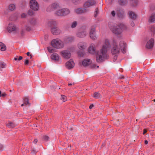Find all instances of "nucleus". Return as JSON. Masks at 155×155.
<instances>
[{
	"label": "nucleus",
	"instance_id": "39",
	"mask_svg": "<svg viewBox=\"0 0 155 155\" xmlns=\"http://www.w3.org/2000/svg\"><path fill=\"white\" fill-rule=\"evenodd\" d=\"M99 13V11H98V8H97L95 10V11L94 12V17H97V16L98 14Z\"/></svg>",
	"mask_w": 155,
	"mask_h": 155
},
{
	"label": "nucleus",
	"instance_id": "64",
	"mask_svg": "<svg viewBox=\"0 0 155 155\" xmlns=\"http://www.w3.org/2000/svg\"><path fill=\"white\" fill-rule=\"evenodd\" d=\"M24 105H25V104H24H24H21V106H23Z\"/></svg>",
	"mask_w": 155,
	"mask_h": 155
},
{
	"label": "nucleus",
	"instance_id": "48",
	"mask_svg": "<svg viewBox=\"0 0 155 155\" xmlns=\"http://www.w3.org/2000/svg\"><path fill=\"white\" fill-rule=\"evenodd\" d=\"M21 17L22 18H25L26 17V15L24 13H23L21 15Z\"/></svg>",
	"mask_w": 155,
	"mask_h": 155
},
{
	"label": "nucleus",
	"instance_id": "45",
	"mask_svg": "<svg viewBox=\"0 0 155 155\" xmlns=\"http://www.w3.org/2000/svg\"><path fill=\"white\" fill-rule=\"evenodd\" d=\"M43 138L44 140L46 141H47L49 140V137L48 136L45 135L43 136Z\"/></svg>",
	"mask_w": 155,
	"mask_h": 155
},
{
	"label": "nucleus",
	"instance_id": "25",
	"mask_svg": "<svg viewBox=\"0 0 155 155\" xmlns=\"http://www.w3.org/2000/svg\"><path fill=\"white\" fill-rule=\"evenodd\" d=\"M54 10L60 7V5L57 2H55L51 4Z\"/></svg>",
	"mask_w": 155,
	"mask_h": 155
},
{
	"label": "nucleus",
	"instance_id": "54",
	"mask_svg": "<svg viewBox=\"0 0 155 155\" xmlns=\"http://www.w3.org/2000/svg\"><path fill=\"white\" fill-rule=\"evenodd\" d=\"M131 26H134V25H135L134 23L133 22H132L131 23Z\"/></svg>",
	"mask_w": 155,
	"mask_h": 155
},
{
	"label": "nucleus",
	"instance_id": "6",
	"mask_svg": "<svg viewBox=\"0 0 155 155\" xmlns=\"http://www.w3.org/2000/svg\"><path fill=\"white\" fill-rule=\"evenodd\" d=\"M29 5L30 8L34 11H37L39 9V5L36 0H30L29 2Z\"/></svg>",
	"mask_w": 155,
	"mask_h": 155
},
{
	"label": "nucleus",
	"instance_id": "1",
	"mask_svg": "<svg viewBox=\"0 0 155 155\" xmlns=\"http://www.w3.org/2000/svg\"><path fill=\"white\" fill-rule=\"evenodd\" d=\"M110 47L111 44L109 40L106 39L101 48L97 53L96 58L97 62H102L109 58L107 51L110 49Z\"/></svg>",
	"mask_w": 155,
	"mask_h": 155
},
{
	"label": "nucleus",
	"instance_id": "5",
	"mask_svg": "<svg viewBox=\"0 0 155 155\" xmlns=\"http://www.w3.org/2000/svg\"><path fill=\"white\" fill-rule=\"evenodd\" d=\"M52 46L56 48H61L64 46L63 42L59 39L53 40L51 41Z\"/></svg>",
	"mask_w": 155,
	"mask_h": 155
},
{
	"label": "nucleus",
	"instance_id": "59",
	"mask_svg": "<svg viewBox=\"0 0 155 155\" xmlns=\"http://www.w3.org/2000/svg\"><path fill=\"white\" fill-rule=\"evenodd\" d=\"M30 52H28L27 53H26V54L27 55V56H30Z\"/></svg>",
	"mask_w": 155,
	"mask_h": 155
},
{
	"label": "nucleus",
	"instance_id": "23",
	"mask_svg": "<svg viewBox=\"0 0 155 155\" xmlns=\"http://www.w3.org/2000/svg\"><path fill=\"white\" fill-rule=\"evenodd\" d=\"M51 59L55 61L58 60L59 58V55L56 53L52 54L51 55Z\"/></svg>",
	"mask_w": 155,
	"mask_h": 155
},
{
	"label": "nucleus",
	"instance_id": "63",
	"mask_svg": "<svg viewBox=\"0 0 155 155\" xmlns=\"http://www.w3.org/2000/svg\"><path fill=\"white\" fill-rule=\"evenodd\" d=\"M72 85V84H68V86H71V85Z\"/></svg>",
	"mask_w": 155,
	"mask_h": 155
},
{
	"label": "nucleus",
	"instance_id": "35",
	"mask_svg": "<svg viewBox=\"0 0 155 155\" xmlns=\"http://www.w3.org/2000/svg\"><path fill=\"white\" fill-rule=\"evenodd\" d=\"M48 24L49 25L51 26H55L56 25V22L54 21H51L49 22Z\"/></svg>",
	"mask_w": 155,
	"mask_h": 155
},
{
	"label": "nucleus",
	"instance_id": "43",
	"mask_svg": "<svg viewBox=\"0 0 155 155\" xmlns=\"http://www.w3.org/2000/svg\"><path fill=\"white\" fill-rule=\"evenodd\" d=\"M150 30L153 33H154L155 32V28L154 26H151L150 27Z\"/></svg>",
	"mask_w": 155,
	"mask_h": 155
},
{
	"label": "nucleus",
	"instance_id": "46",
	"mask_svg": "<svg viewBox=\"0 0 155 155\" xmlns=\"http://www.w3.org/2000/svg\"><path fill=\"white\" fill-rule=\"evenodd\" d=\"M29 63V60L27 59H26L25 60L24 64L25 65H27Z\"/></svg>",
	"mask_w": 155,
	"mask_h": 155
},
{
	"label": "nucleus",
	"instance_id": "15",
	"mask_svg": "<svg viewBox=\"0 0 155 155\" xmlns=\"http://www.w3.org/2000/svg\"><path fill=\"white\" fill-rule=\"evenodd\" d=\"M74 66V63L73 60L71 59L66 63V67L69 69L73 68Z\"/></svg>",
	"mask_w": 155,
	"mask_h": 155
},
{
	"label": "nucleus",
	"instance_id": "53",
	"mask_svg": "<svg viewBox=\"0 0 155 155\" xmlns=\"http://www.w3.org/2000/svg\"><path fill=\"white\" fill-rule=\"evenodd\" d=\"M3 148L2 145L0 143V150H2Z\"/></svg>",
	"mask_w": 155,
	"mask_h": 155
},
{
	"label": "nucleus",
	"instance_id": "4",
	"mask_svg": "<svg viewBox=\"0 0 155 155\" xmlns=\"http://www.w3.org/2000/svg\"><path fill=\"white\" fill-rule=\"evenodd\" d=\"M70 13V10L66 8L58 9L55 12V14L59 17H64Z\"/></svg>",
	"mask_w": 155,
	"mask_h": 155
},
{
	"label": "nucleus",
	"instance_id": "61",
	"mask_svg": "<svg viewBox=\"0 0 155 155\" xmlns=\"http://www.w3.org/2000/svg\"><path fill=\"white\" fill-rule=\"evenodd\" d=\"M14 60H15V61H16L18 60V58H14Z\"/></svg>",
	"mask_w": 155,
	"mask_h": 155
},
{
	"label": "nucleus",
	"instance_id": "16",
	"mask_svg": "<svg viewBox=\"0 0 155 155\" xmlns=\"http://www.w3.org/2000/svg\"><path fill=\"white\" fill-rule=\"evenodd\" d=\"M91 60L89 59H84L82 62V65L84 67H86L91 63Z\"/></svg>",
	"mask_w": 155,
	"mask_h": 155
},
{
	"label": "nucleus",
	"instance_id": "12",
	"mask_svg": "<svg viewBox=\"0 0 155 155\" xmlns=\"http://www.w3.org/2000/svg\"><path fill=\"white\" fill-rule=\"evenodd\" d=\"M88 51L89 53L94 54L96 53L95 45L93 43H91L88 49Z\"/></svg>",
	"mask_w": 155,
	"mask_h": 155
},
{
	"label": "nucleus",
	"instance_id": "27",
	"mask_svg": "<svg viewBox=\"0 0 155 155\" xmlns=\"http://www.w3.org/2000/svg\"><path fill=\"white\" fill-rule=\"evenodd\" d=\"M6 46L2 42H0V50L4 51L6 50Z\"/></svg>",
	"mask_w": 155,
	"mask_h": 155
},
{
	"label": "nucleus",
	"instance_id": "2",
	"mask_svg": "<svg viewBox=\"0 0 155 155\" xmlns=\"http://www.w3.org/2000/svg\"><path fill=\"white\" fill-rule=\"evenodd\" d=\"M118 41L116 39H114L113 40V47L111 49V53L113 54H116L118 53L121 49L123 52L125 53L126 45L123 41H120L119 42V46L118 45Z\"/></svg>",
	"mask_w": 155,
	"mask_h": 155
},
{
	"label": "nucleus",
	"instance_id": "17",
	"mask_svg": "<svg viewBox=\"0 0 155 155\" xmlns=\"http://www.w3.org/2000/svg\"><path fill=\"white\" fill-rule=\"evenodd\" d=\"M78 46L79 49H84L87 47V44L84 42H81L78 43Z\"/></svg>",
	"mask_w": 155,
	"mask_h": 155
},
{
	"label": "nucleus",
	"instance_id": "24",
	"mask_svg": "<svg viewBox=\"0 0 155 155\" xmlns=\"http://www.w3.org/2000/svg\"><path fill=\"white\" fill-rule=\"evenodd\" d=\"M129 15L130 18L133 19H136L137 15L134 12H130L129 13Z\"/></svg>",
	"mask_w": 155,
	"mask_h": 155
},
{
	"label": "nucleus",
	"instance_id": "37",
	"mask_svg": "<svg viewBox=\"0 0 155 155\" xmlns=\"http://www.w3.org/2000/svg\"><path fill=\"white\" fill-rule=\"evenodd\" d=\"M61 100L63 102H65L67 101V97L65 96L61 95Z\"/></svg>",
	"mask_w": 155,
	"mask_h": 155
},
{
	"label": "nucleus",
	"instance_id": "51",
	"mask_svg": "<svg viewBox=\"0 0 155 155\" xmlns=\"http://www.w3.org/2000/svg\"><path fill=\"white\" fill-rule=\"evenodd\" d=\"M22 58H23L22 56H20L18 58V60L19 61L21 60L22 59Z\"/></svg>",
	"mask_w": 155,
	"mask_h": 155
},
{
	"label": "nucleus",
	"instance_id": "30",
	"mask_svg": "<svg viewBox=\"0 0 155 155\" xmlns=\"http://www.w3.org/2000/svg\"><path fill=\"white\" fill-rule=\"evenodd\" d=\"M127 2V0H120L119 1V4L122 5H126Z\"/></svg>",
	"mask_w": 155,
	"mask_h": 155
},
{
	"label": "nucleus",
	"instance_id": "57",
	"mask_svg": "<svg viewBox=\"0 0 155 155\" xmlns=\"http://www.w3.org/2000/svg\"><path fill=\"white\" fill-rule=\"evenodd\" d=\"M65 1L68 3H69L70 2V1L69 0H65Z\"/></svg>",
	"mask_w": 155,
	"mask_h": 155
},
{
	"label": "nucleus",
	"instance_id": "21",
	"mask_svg": "<svg viewBox=\"0 0 155 155\" xmlns=\"http://www.w3.org/2000/svg\"><path fill=\"white\" fill-rule=\"evenodd\" d=\"M149 22L150 23L155 22V14L153 13L150 16Z\"/></svg>",
	"mask_w": 155,
	"mask_h": 155
},
{
	"label": "nucleus",
	"instance_id": "8",
	"mask_svg": "<svg viewBox=\"0 0 155 155\" xmlns=\"http://www.w3.org/2000/svg\"><path fill=\"white\" fill-rule=\"evenodd\" d=\"M8 30L9 33H11L12 32H17L18 31V28L13 24H9L8 26Z\"/></svg>",
	"mask_w": 155,
	"mask_h": 155
},
{
	"label": "nucleus",
	"instance_id": "29",
	"mask_svg": "<svg viewBox=\"0 0 155 155\" xmlns=\"http://www.w3.org/2000/svg\"><path fill=\"white\" fill-rule=\"evenodd\" d=\"M117 15L119 18H122L124 17L125 14L124 12H120L117 13Z\"/></svg>",
	"mask_w": 155,
	"mask_h": 155
},
{
	"label": "nucleus",
	"instance_id": "28",
	"mask_svg": "<svg viewBox=\"0 0 155 155\" xmlns=\"http://www.w3.org/2000/svg\"><path fill=\"white\" fill-rule=\"evenodd\" d=\"M46 10L48 12H50L54 10L51 4L47 7Z\"/></svg>",
	"mask_w": 155,
	"mask_h": 155
},
{
	"label": "nucleus",
	"instance_id": "50",
	"mask_svg": "<svg viewBox=\"0 0 155 155\" xmlns=\"http://www.w3.org/2000/svg\"><path fill=\"white\" fill-rule=\"evenodd\" d=\"M38 142V140L36 139H35L34 141V143H37Z\"/></svg>",
	"mask_w": 155,
	"mask_h": 155
},
{
	"label": "nucleus",
	"instance_id": "9",
	"mask_svg": "<svg viewBox=\"0 0 155 155\" xmlns=\"http://www.w3.org/2000/svg\"><path fill=\"white\" fill-rule=\"evenodd\" d=\"M96 4V3L95 0H88L84 3V8H86L95 5Z\"/></svg>",
	"mask_w": 155,
	"mask_h": 155
},
{
	"label": "nucleus",
	"instance_id": "32",
	"mask_svg": "<svg viewBox=\"0 0 155 155\" xmlns=\"http://www.w3.org/2000/svg\"><path fill=\"white\" fill-rule=\"evenodd\" d=\"M78 25V22L76 21L73 22L71 25V27L72 28H75Z\"/></svg>",
	"mask_w": 155,
	"mask_h": 155
},
{
	"label": "nucleus",
	"instance_id": "13",
	"mask_svg": "<svg viewBox=\"0 0 155 155\" xmlns=\"http://www.w3.org/2000/svg\"><path fill=\"white\" fill-rule=\"evenodd\" d=\"M51 31L53 34L54 35L59 34L61 32V30L55 26L51 28Z\"/></svg>",
	"mask_w": 155,
	"mask_h": 155
},
{
	"label": "nucleus",
	"instance_id": "42",
	"mask_svg": "<svg viewBox=\"0 0 155 155\" xmlns=\"http://www.w3.org/2000/svg\"><path fill=\"white\" fill-rule=\"evenodd\" d=\"M80 1V0H71V2L75 4H78Z\"/></svg>",
	"mask_w": 155,
	"mask_h": 155
},
{
	"label": "nucleus",
	"instance_id": "52",
	"mask_svg": "<svg viewBox=\"0 0 155 155\" xmlns=\"http://www.w3.org/2000/svg\"><path fill=\"white\" fill-rule=\"evenodd\" d=\"M147 132V130L146 129H144L143 131V134H145Z\"/></svg>",
	"mask_w": 155,
	"mask_h": 155
},
{
	"label": "nucleus",
	"instance_id": "22",
	"mask_svg": "<svg viewBox=\"0 0 155 155\" xmlns=\"http://www.w3.org/2000/svg\"><path fill=\"white\" fill-rule=\"evenodd\" d=\"M16 6L15 4H10L8 7V9L10 11H14L16 9Z\"/></svg>",
	"mask_w": 155,
	"mask_h": 155
},
{
	"label": "nucleus",
	"instance_id": "33",
	"mask_svg": "<svg viewBox=\"0 0 155 155\" xmlns=\"http://www.w3.org/2000/svg\"><path fill=\"white\" fill-rule=\"evenodd\" d=\"M101 95L99 93L95 92L94 94L93 97L95 98H99L100 97Z\"/></svg>",
	"mask_w": 155,
	"mask_h": 155
},
{
	"label": "nucleus",
	"instance_id": "38",
	"mask_svg": "<svg viewBox=\"0 0 155 155\" xmlns=\"http://www.w3.org/2000/svg\"><path fill=\"white\" fill-rule=\"evenodd\" d=\"M24 104L25 105H26L29 104V100L28 98L25 97L24 99Z\"/></svg>",
	"mask_w": 155,
	"mask_h": 155
},
{
	"label": "nucleus",
	"instance_id": "58",
	"mask_svg": "<svg viewBox=\"0 0 155 155\" xmlns=\"http://www.w3.org/2000/svg\"><path fill=\"white\" fill-rule=\"evenodd\" d=\"M144 142L146 144H147L148 143V141L146 140H145Z\"/></svg>",
	"mask_w": 155,
	"mask_h": 155
},
{
	"label": "nucleus",
	"instance_id": "11",
	"mask_svg": "<svg viewBox=\"0 0 155 155\" xmlns=\"http://www.w3.org/2000/svg\"><path fill=\"white\" fill-rule=\"evenodd\" d=\"M89 35L90 37L93 40L97 38V36L95 33V29L94 27H92L90 31Z\"/></svg>",
	"mask_w": 155,
	"mask_h": 155
},
{
	"label": "nucleus",
	"instance_id": "56",
	"mask_svg": "<svg viewBox=\"0 0 155 155\" xmlns=\"http://www.w3.org/2000/svg\"><path fill=\"white\" fill-rule=\"evenodd\" d=\"M93 106H94V105H93V104H92L91 105L89 106V108H90V109H91V108H92V107H93Z\"/></svg>",
	"mask_w": 155,
	"mask_h": 155
},
{
	"label": "nucleus",
	"instance_id": "36",
	"mask_svg": "<svg viewBox=\"0 0 155 155\" xmlns=\"http://www.w3.org/2000/svg\"><path fill=\"white\" fill-rule=\"evenodd\" d=\"M48 50L49 52L50 53H52L55 51L54 49L52 47H48Z\"/></svg>",
	"mask_w": 155,
	"mask_h": 155
},
{
	"label": "nucleus",
	"instance_id": "3",
	"mask_svg": "<svg viewBox=\"0 0 155 155\" xmlns=\"http://www.w3.org/2000/svg\"><path fill=\"white\" fill-rule=\"evenodd\" d=\"M127 28L126 26L124 24H120L116 26H112L110 28V30L114 34L120 35L122 32L123 30H125Z\"/></svg>",
	"mask_w": 155,
	"mask_h": 155
},
{
	"label": "nucleus",
	"instance_id": "31",
	"mask_svg": "<svg viewBox=\"0 0 155 155\" xmlns=\"http://www.w3.org/2000/svg\"><path fill=\"white\" fill-rule=\"evenodd\" d=\"M33 26H31L30 24H28H28L26 25L25 28L26 30L29 31L31 30Z\"/></svg>",
	"mask_w": 155,
	"mask_h": 155
},
{
	"label": "nucleus",
	"instance_id": "41",
	"mask_svg": "<svg viewBox=\"0 0 155 155\" xmlns=\"http://www.w3.org/2000/svg\"><path fill=\"white\" fill-rule=\"evenodd\" d=\"M132 2V3L134 4V6H135L136 5H137V3L138 2L137 0H130Z\"/></svg>",
	"mask_w": 155,
	"mask_h": 155
},
{
	"label": "nucleus",
	"instance_id": "20",
	"mask_svg": "<svg viewBox=\"0 0 155 155\" xmlns=\"http://www.w3.org/2000/svg\"><path fill=\"white\" fill-rule=\"evenodd\" d=\"M74 40V38L72 36L66 37L64 39V41L65 43H67L72 41Z\"/></svg>",
	"mask_w": 155,
	"mask_h": 155
},
{
	"label": "nucleus",
	"instance_id": "62",
	"mask_svg": "<svg viewBox=\"0 0 155 155\" xmlns=\"http://www.w3.org/2000/svg\"><path fill=\"white\" fill-rule=\"evenodd\" d=\"M5 94H2V96H5Z\"/></svg>",
	"mask_w": 155,
	"mask_h": 155
},
{
	"label": "nucleus",
	"instance_id": "40",
	"mask_svg": "<svg viewBox=\"0 0 155 155\" xmlns=\"http://www.w3.org/2000/svg\"><path fill=\"white\" fill-rule=\"evenodd\" d=\"M31 9L28 10V14L29 15H34V12Z\"/></svg>",
	"mask_w": 155,
	"mask_h": 155
},
{
	"label": "nucleus",
	"instance_id": "49",
	"mask_svg": "<svg viewBox=\"0 0 155 155\" xmlns=\"http://www.w3.org/2000/svg\"><path fill=\"white\" fill-rule=\"evenodd\" d=\"M56 84L55 83H53V86H54V87H53L52 86H51V89L55 88L56 87Z\"/></svg>",
	"mask_w": 155,
	"mask_h": 155
},
{
	"label": "nucleus",
	"instance_id": "7",
	"mask_svg": "<svg viewBox=\"0 0 155 155\" xmlns=\"http://www.w3.org/2000/svg\"><path fill=\"white\" fill-rule=\"evenodd\" d=\"M60 54L62 58L65 59H69L71 57V55L70 52L67 50L61 51Z\"/></svg>",
	"mask_w": 155,
	"mask_h": 155
},
{
	"label": "nucleus",
	"instance_id": "26",
	"mask_svg": "<svg viewBox=\"0 0 155 155\" xmlns=\"http://www.w3.org/2000/svg\"><path fill=\"white\" fill-rule=\"evenodd\" d=\"M6 125L9 128H13L15 126V124L10 121H8L6 124Z\"/></svg>",
	"mask_w": 155,
	"mask_h": 155
},
{
	"label": "nucleus",
	"instance_id": "34",
	"mask_svg": "<svg viewBox=\"0 0 155 155\" xmlns=\"http://www.w3.org/2000/svg\"><path fill=\"white\" fill-rule=\"evenodd\" d=\"M6 66V64L4 62L0 61V69H1L2 68H5Z\"/></svg>",
	"mask_w": 155,
	"mask_h": 155
},
{
	"label": "nucleus",
	"instance_id": "60",
	"mask_svg": "<svg viewBox=\"0 0 155 155\" xmlns=\"http://www.w3.org/2000/svg\"><path fill=\"white\" fill-rule=\"evenodd\" d=\"M96 65H95V64H94V65H93V67L94 68H96Z\"/></svg>",
	"mask_w": 155,
	"mask_h": 155
},
{
	"label": "nucleus",
	"instance_id": "47",
	"mask_svg": "<svg viewBox=\"0 0 155 155\" xmlns=\"http://www.w3.org/2000/svg\"><path fill=\"white\" fill-rule=\"evenodd\" d=\"M111 15L113 17H114L116 15V13L114 11H112L111 12Z\"/></svg>",
	"mask_w": 155,
	"mask_h": 155
},
{
	"label": "nucleus",
	"instance_id": "10",
	"mask_svg": "<svg viewBox=\"0 0 155 155\" xmlns=\"http://www.w3.org/2000/svg\"><path fill=\"white\" fill-rule=\"evenodd\" d=\"M87 34V32L86 30H80L77 32L76 35L78 37L82 38L86 36Z\"/></svg>",
	"mask_w": 155,
	"mask_h": 155
},
{
	"label": "nucleus",
	"instance_id": "44",
	"mask_svg": "<svg viewBox=\"0 0 155 155\" xmlns=\"http://www.w3.org/2000/svg\"><path fill=\"white\" fill-rule=\"evenodd\" d=\"M78 54L80 57H82L84 55V53L83 51H80L78 52Z\"/></svg>",
	"mask_w": 155,
	"mask_h": 155
},
{
	"label": "nucleus",
	"instance_id": "19",
	"mask_svg": "<svg viewBox=\"0 0 155 155\" xmlns=\"http://www.w3.org/2000/svg\"><path fill=\"white\" fill-rule=\"evenodd\" d=\"M37 20L34 18H32L29 19L28 21V24H30L31 26H34L37 24Z\"/></svg>",
	"mask_w": 155,
	"mask_h": 155
},
{
	"label": "nucleus",
	"instance_id": "55",
	"mask_svg": "<svg viewBox=\"0 0 155 155\" xmlns=\"http://www.w3.org/2000/svg\"><path fill=\"white\" fill-rule=\"evenodd\" d=\"M36 152V151H34V150H32L31 152V153L32 154H35Z\"/></svg>",
	"mask_w": 155,
	"mask_h": 155
},
{
	"label": "nucleus",
	"instance_id": "14",
	"mask_svg": "<svg viewBox=\"0 0 155 155\" xmlns=\"http://www.w3.org/2000/svg\"><path fill=\"white\" fill-rule=\"evenodd\" d=\"M154 40L153 39H150L147 42L146 45V47L148 49H151L153 46Z\"/></svg>",
	"mask_w": 155,
	"mask_h": 155
},
{
	"label": "nucleus",
	"instance_id": "18",
	"mask_svg": "<svg viewBox=\"0 0 155 155\" xmlns=\"http://www.w3.org/2000/svg\"><path fill=\"white\" fill-rule=\"evenodd\" d=\"M86 9L81 8H78L74 10V12L77 14H81L86 12Z\"/></svg>",
	"mask_w": 155,
	"mask_h": 155
}]
</instances>
